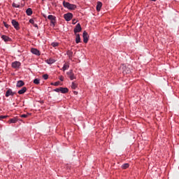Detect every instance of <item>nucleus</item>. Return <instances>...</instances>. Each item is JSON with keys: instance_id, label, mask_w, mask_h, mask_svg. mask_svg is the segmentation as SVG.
<instances>
[{"instance_id": "f257e3e1", "label": "nucleus", "mask_w": 179, "mask_h": 179, "mask_svg": "<svg viewBox=\"0 0 179 179\" xmlns=\"http://www.w3.org/2000/svg\"><path fill=\"white\" fill-rule=\"evenodd\" d=\"M63 6L64 8H67V9H69L70 10H75L76 8V5L71 4L69 2L63 1Z\"/></svg>"}, {"instance_id": "f03ea898", "label": "nucleus", "mask_w": 179, "mask_h": 179, "mask_svg": "<svg viewBox=\"0 0 179 179\" xmlns=\"http://www.w3.org/2000/svg\"><path fill=\"white\" fill-rule=\"evenodd\" d=\"M54 92H57V93H59V92H61V93H68L69 90L66 87H60L54 90Z\"/></svg>"}, {"instance_id": "7ed1b4c3", "label": "nucleus", "mask_w": 179, "mask_h": 179, "mask_svg": "<svg viewBox=\"0 0 179 179\" xmlns=\"http://www.w3.org/2000/svg\"><path fill=\"white\" fill-rule=\"evenodd\" d=\"M48 19L50 20L52 26H55V24L57 23V17L52 15H48Z\"/></svg>"}, {"instance_id": "20e7f679", "label": "nucleus", "mask_w": 179, "mask_h": 179, "mask_svg": "<svg viewBox=\"0 0 179 179\" xmlns=\"http://www.w3.org/2000/svg\"><path fill=\"white\" fill-rule=\"evenodd\" d=\"M75 34H78V33H80L82 31V27H80V24H77L76 27L73 29Z\"/></svg>"}, {"instance_id": "39448f33", "label": "nucleus", "mask_w": 179, "mask_h": 179, "mask_svg": "<svg viewBox=\"0 0 179 179\" xmlns=\"http://www.w3.org/2000/svg\"><path fill=\"white\" fill-rule=\"evenodd\" d=\"M66 75H68L71 80H73V79H76V77H75V74L73 73V70H70L69 72H67Z\"/></svg>"}, {"instance_id": "423d86ee", "label": "nucleus", "mask_w": 179, "mask_h": 179, "mask_svg": "<svg viewBox=\"0 0 179 179\" xmlns=\"http://www.w3.org/2000/svg\"><path fill=\"white\" fill-rule=\"evenodd\" d=\"M64 17L66 22H69L73 17V15L71 13H68L66 14H64Z\"/></svg>"}, {"instance_id": "0eeeda50", "label": "nucleus", "mask_w": 179, "mask_h": 179, "mask_svg": "<svg viewBox=\"0 0 179 179\" xmlns=\"http://www.w3.org/2000/svg\"><path fill=\"white\" fill-rule=\"evenodd\" d=\"M83 41L84 43H87V41H89V34L86 31H84L83 34Z\"/></svg>"}, {"instance_id": "6e6552de", "label": "nucleus", "mask_w": 179, "mask_h": 179, "mask_svg": "<svg viewBox=\"0 0 179 179\" xmlns=\"http://www.w3.org/2000/svg\"><path fill=\"white\" fill-rule=\"evenodd\" d=\"M21 63L20 62H14L12 63V67L15 69H19L20 68Z\"/></svg>"}, {"instance_id": "1a4fd4ad", "label": "nucleus", "mask_w": 179, "mask_h": 179, "mask_svg": "<svg viewBox=\"0 0 179 179\" xmlns=\"http://www.w3.org/2000/svg\"><path fill=\"white\" fill-rule=\"evenodd\" d=\"M11 23L16 30H19V29H20V27H19V22H17V21H16L15 20H13L11 21Z\"/></svg>"}, {"instance_id": "9d476101", "label": "nucleus", "mask_w": 179, "mask_h": 179, "mask_svg": "<svg viewBox=\"0 0 179 179\" xmlns=\"http://www.w3.org/2000/svg\"><path fill=\"white\" fill-rule=\"evenodd\" d=\"M16 94V92H13L12 90L8 89L6 92V97H9V96H15Z\"/></svg>"}, {"instance_id": "9b49d317", "label": "nucleus", "mask_w": 179, "mask_h": 179, "mask_svg": "<svg viewBox=\"0 0 179 179\" xmlns=\"http://www.w3.org/2000/svg\"><path fill=\"white\" fill-rule=\"evenodd\" d=\"M122 69L123 71V73H129L131 72V69H129V67H127V66H122Z\"/></svg>"}, {"instance_id": "f8f14e48", "label": "nucleus", "mask_w": 179, "mask_h": 179, "mask_svg": "<svg viewBox=\"0 0 179 179\" xmlns=\"http://www.w3.org/2000/svg\"><path fill=\"white\" fill-rule=\"evenodd\" d=\"M27 92V87H23L20 90L18 91V94H24Z\"/></svg>"}, {"instance_id": "ddd939ff", "label": "nucleus", "mask_w": 179, "mask_h": 179, "mask_svg": "<svg viewBox=\"0 0 179 179\" xmlns=\"http://www.w3.org/2000/svg\"><path fill=\"white\" fill-rule=\"evenodd\" d=\"M101 6H103V3L98 1L96 5L97 12H100V10H101Z\"/></svg>"}, {"instance_id": "4468645a", "label": "nucleus", "mask_w": 179, "mask_h": 179, "mask_svg": "<svg viewBox=\"0 0 179 179\" xmlns=\"http://www.w3.org/2000/svg\"><path fill=\"white\" fill-rule=\"evenodd\" d=\"M16 86L17 87H22V86H24V82H23V80H18Z\"/></svg>"}, {"instance_id": "2eb2a0df", "label": "nucleus", "mask_w": 179, "mask_h": 179, "mask_svg": "<svg viewBox=\"0 0 179 179\" xmlns=\"http://www.w3.org/2000/svg\"><path fill=\"white\" fill-rule=\"evenodd\" d=\"M31 52H32V54H34L35 55H40V51H38V50L36 48L31 49Z\"/></svg>"}, {"instance_id": "dca6fc26", "label": "nucleus", "mask_w": 179, "mask_h": 179, "mask_svg": "<svg viewBox=\"0 0 179 179\" xmlns=\"http://www.w3.org/2000/svg\"><path fill=\"white\" fill-rule=\"evenodd\" d=\"M1 38L6 43H7L8 41H10V38H9V36H8L2 35Z\"/></svg>"}, {"instance_id": "f3484780", "label": "nucleus", "mask_w": 179, "mask_h": 179, "mask_svg": "<svg viewBox=\"0 0 179 179\" xmlns=\"http://www.w3.org/2000/svg\"><path fill=\"white\" fill-rule=\"evenodd\" d=\"M8 122V124H16V122H17V118L13 117L10 119Z\"/></svg>"}, {"instance_id": "a211bd4d", "label": "nucleus", "mask_w": 179, "mask_h": 179, "mask_svg": "<svg viewBox=\"0 0 179 179\" xmlns=\"http://www.w3.org/2000/svg\"><path fill=\"white\" fill-rule=\"evenodd\" d=\"M76 44L80 43V35L79 34H76Z\"/></svg>"}, {"instance_id": "6ab92c4d", "label": "nucleus", "mask_w": 179, "mask_h": 179, "mask_svg": "<svg viewBox=\"0 0 179 179\" xmlns=\"http://www.w3.org/2000/svg\"><path fill=\"white\" fill-rule=\"evenodd\" d=\"M26 13L28 16H31V15H33V10H31V8H28L26 10Z\"/></svg>"}, {"instance_id": "aec40b11", "label": "nucleus", "mask_w": 179, "mask_h": 179, "mask_svg": "<svg viewBox=\"0 0 179 179\" xmlns=\"http://www.w3.org/2000/svg\"><path fill=\"white\" fill-rule=\"evenodd\" d=\"M47 64H49L50 65H51L52 64H54V62H55V59L50 58L49 59L46 60Z\"/></svg>"}, {"instance_id": "412c9836", "label": "nucleus", "mask_w": 179, "mask_h": 179, "mask_svg": "<svg viewBox=\"0 0 179 179\" xmlns=\"http://www.w3.org/2000/svg\"><path fill=\"white\" fill-rule=\"evenodd\" d=\"M68 68H69V65L68 64H64V66L62 68V71H64V72H65V71H66V69H68Z\"/></svg>"}, {"instance_id": "4be33fe9", "label": "nucleus", "mask_w": 179, "mask_h": 179, "mask_svg": "<svg viewBox=\"0 0 179 179\" xmlns=\"http://www.w3.org/2000/svg\"><path fill=\"white\" fill-rule=\"evenodd\" d=\"M76 87H78V84L75 83V82H73L71 84V89H73L75 90Z\"/></svg>"}, {"instance_id": "5701e85b", "label": "nucleus", "mask_w": 179, "mask_h": 179, "mask_svg": "<svg viewBox=\"0 0 179 179\" xmlns=\"http://www.w3.org/2000/svg\"><path fill=\"white\" fill-rule=\"evenodd\" d=\"M67 55L69 57V58H71L72 57V55H73V52H72L71 50H68Z\"/></svg>"}, {"instance_id": "b1692460", "label": "nucleus", "mask_w": 179, "mask_h": 179, "mask_svg": "<svg viewBox=\"0 0 179 179\" xmlns=\"http://www.w3.org/2000/svg\"><path fill=\"white\" fill-rule=\"evenodd\" d=\"M128 167H129V164H124L122 166V169H124V170H125L126 169H128Z\"/></svg>"}, {"instance_id": "393cba45", "label": "nucleus", "mask_w": 179, "mask_h": 179, "mask_svg": "<svg viewBox=\"0 0 179 179\" xmlns=\"http://www.w3.org/2000/svg\"><path fill=\"white\" fill-rule=\"evenodd\" d=\"M60 83H61V82L57 81L56 83H52L51 85H52V86H59Z\"/></svg>"}, {"instance_id": "a878e982", "label": "nucleus", "mask_w": 179, "mask_h": 179, "mask_svg": "<svg viewBox=\"0 0 179 179\" xmlns=\"http://www.w3.org/2000/svg\"><path fill=\"white\" fill-rule=\"evenodd\" d=\"M34 83H35V85H39L40 84V80H38V78L34 79Z\"/></svg>"}, {"instance_id": "bb28decb", "label": "nucleus", "mask_w": 179, "mask_h": 179, "mask_svg": "<svg viewBox=\"0 0 179 179\" xmlns=\"http://www.w3.org/2000/svg\"><path fill=\"white\" fill-rule=\"evenodd\" d=\"M12 6H13V8H20V5L15 3H13Z\"/></svg>"}, {"instance_id": "cd10ccee", "label": "nucleus", "mask_w": 179, "mask_h": 179, "mask_svg": "<svg viewBox=\"0 0 179 179\" xmlns=\"http://www.w3.org/2000/svg\"><path fill=\"white\" fill-rule=\"evenodd\" d=\"M29 115H30V114H23V115H21L20 117L21 118H27V117H29Z\"/></svg>"}, {"instance_id": "c85d7f7f", "label": "nucleus", "mask_w": 179, "mask_h": 179, "mask_svg": "<svg viewBox=\"0 0 179 179\" xmlns=\"http://www.w3.org/2000/svg\"><path fill=\"white\" fill-rule=\"evenodd\" d=\"M8 115H0V120H5V118H8Z\"/></svg>"}, {"instance_id": "c756f323", "label": "nucleus", "mask_w": 179, "mask_h": 179, "mask_svg": "<svg viewBox=\"0 0 179 179\" xmlns=\"http://www.w3.org/2000/svg\"><path fill=\"white\" fill-rule=\"evenodd\" d=\"M43 79H45V80H47V79H48V75L44 74V75L43 76Z\"/></svg>"}, {"instance_id": "7c9ffc66", "label": "nucleus", "mask_w": 179, "mask_h": 179, "mask_svg": "<svg viewBox=\"0 0 179 179\" xmlns=\"http://www.w3.org/2000/svg\"><path fill=\"white\" fill-rule=\"evenodd\" d=\"M52 47H58V43H52Z\"/></svg>"}, {"instance_id": "2f4dec72", "label": "nucleus", "mask_w": 179, "mask_h": 179, "mask_svg": "<svg viewBox=\"0 0 179 179\" xmlns=\"http://www.w3.org/2000/svg\"><path fill=\"white\" fill-rule=\"evenodd\" d=\"M29 23H31V24H34V19H30L29 20Z\"/></svg>"}, {"instance_id": "473e14b6", "label": "nucleus", "mask_w": 179, "mask_h": 179, "mask_svg": "<svg viewBox=\"0 0 179 179\" xmlns=\"http://www.w3.org/2000/svg\"><path fill=\"white\" fill-rule=\"evenodd\" d=\"M59 80H61V82H64V76H60L59 77Z\"/></svg>"}, {"instance_id": "72a5a7b5", "label": "nucleus", "mask_w": 179, "mask_h": 179, "mask_svg": "<svg viewBox=\"0 0 179 179\" xmlns=\"http://www.w3.org/2000/svg\"><path fill=\"white\" fill-rule=\"evenodd\" d=\"M4 26H5V27H7V29L9 27V24H8L6 23H4Z\"/></svg>"}, {"instance_id": "f704fd0d", "label": "nucleus", "mask_w": 179, "mask_h": 179, "mask_svg": "<svg viewBox=\"0 0 179 179\" xmlns=\"http://www.w3.org/2000/svg\"><path fill=\"white\" fill-rule=\"evenodd\" d=\"M34 27L38 28V25H37V24H34Z\"/></svg>"}, {"instance_id": "c9c22d12", "label": "nucleus", "mask_w": 179, "mask_h": 179, "mask_svg": "<svg viewBox=\"0 0 179 179\" xmlns=\"http://www.w3.org/2000/svg\"><path fill=\"white\" fill-rule=\"evenodd\" d=\"M151 1H152L153 2H156L157 0H151Z\"/></svg>"}, {"instance_id": "e433bc0d", "label": "nucleus", "mask_w": 179, "mask_h": 179, "mask_svg": "<svg viewBox=\"0 0 179 179\" xmlns=\"http://www.w3.org/2000/svg\"><path fill=\"white\" fill-rule=\"evenodd\" d=\"M42 1H44V0H42Z\"/></svg>"}]
</instances>
